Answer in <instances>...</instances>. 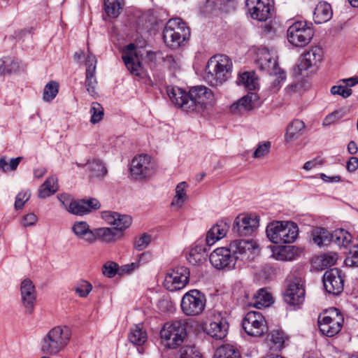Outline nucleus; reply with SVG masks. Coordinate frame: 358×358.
<instances>
[{"label": "nucleus", "mask_w": 358, "mask_h": 358, "mask_svg": "<svg viewBox=\"0 0 358 358\" xmlns=\"http://www.w3.org/2000/svg\"><path fill=\"white\" fill-rule=\"evenodd\" d=\"M166 92L171 102L187 112H201L213 97V92L203 85L192 87L188 92L178 87H168Z\"/></svg>", "instance_id": "obj_1"}, {"label": "nucleus", "mask_w": 358, "mask_h": 358, "mask_svg": "<svg viewBox=\"0 0 358 358\" xmlns=\"http://www.w3.org/2000/svg\"><path fill=\"white\" fill-rule=\"evenodd\" d=\"M101 217L110 225L115 227H103L94 231L96 240L97 238L106 243L115 242L122 236V231L127 229L132 222V218L128 215H121L117 212L103 211Z\"/></svg>", "instance_id": "obj_2"}, {"label": "nucleus", "mask_w": 358, "mask_h": 358, "mask_svg": "<svg viewBox=\"0 0 358 358\" xmlns=\"http://www.w3.org/2000/svg\"><path fill=\"white\" fill-rule=\"evenodd\" d=\"M232 62L227 55H220L211 57L206 69V80L212 86L221 85L231 73Z\"/></svg>", "instance_id": "obj_3"}, {"label": "nucleus", "mask_w": 358, "mask_h": 358, "mask_svg": "<svg viewBox=\"0 0 358 358\" xmlns=\"http://www.w3.org/2000/svg\"><path fill=\"white\" fill-rule=\"evenodd\" d=\"M266 236L275 244L294 242L299 234V227L294 222L273 221L266 227Z\"/></svg>", "instance_id": "obj_4"}, {"label": "nucleus", "mask_w": 358, "mask_h": 358, "mask_svg": "<svg viewBox=\"0 0 358 358\" xmlns=\"http://www.w3.org/2000/svg\"><path fill=\"white\" fill-rule=\"evenodd\" d=\"M71 331L66 326H57L50 329L42 341V351L48 355H57L69 343Z\"/></svg>", "instance_id": "obj_5"}, {"label": "nucleus", "mask_w": 358, "mask_h": 358, "mask_svg": "<svg viewBox=\"0 0 358 358\" xmlns=\"http://www.w3.org/2000/svg\"><path fill=\"white\" fill-rule=\"evenodd\" d=\"M189 29L180 18L169 20L163 31V39L166 45L172 49L179 48L188 38Z\"/></svg>", "instance_id": "obj_6"}, {"label": "nucleus", "mask_w": 358, "mask_h": 358, "mask_svg": "<svg viewBox=\"0 0 358 358\" xmlns=\"http://www.w3.org/2000/svg\"><path fill=\"white\" fill-rule=\"evenodd\" d=\"M186 335V324L181 320L165 324L160 331L162 341L169 348H176L180 345Z\"/></svg>", "instance_id": "obj_7"}, {"label": "nucleus", "mask_w": 358, "mask_h": 358, "mask_svg": "<svg viewBox=\"0 0 358 358\" xmlns=\"http://www.w3.org/2000/svg\"><path fill=\"white\" fill-rule=\"evenodd\" d=\"M314 34L312 27L306 21H295L287 29V35L289 43L296 47L307 45Z\"/></svg>", "instance_id": "obj_8"}, {"label": "nucleus", "mask_w": 358, "mask_h": 358, "mask_svg": "<svg viewBox=\"0 0 358 358\" xmlns=\"http://www.w3.org/2000/svg\"><path fill=\"white\" fill-rule=\"evenodd\" d=\"M344 319L337 308H331L327 315H320L318 325L322 334L332 337L337 334L343 327Z\"/></svg>", "instance_id": "obj_9"}, {"label": "nucleus", "mask_w": 358, "mask_h": 358, "mask_svg": "<svg viewBox=\"0 0 358 358\" xmlns=\"http://www.w3.org/2000/svg\"><path fill=\"white\" fill-rule=\"evenodd\" d=\"M256 63L261 71H266L269 75H275L277 78L273 80L274 86H278L285 80L286 75L280 71L278 66L277 60L271 55L266 48L259 50L256 59Z\"/></svg>", "instance_id": "obj_10"}, {"label": "nucleus", "mask_w": 358, "mask_h": 358, "mask_svg": "<svg viewBox=\"0 0 358 358\" xmlns=\"http://www.w3.org/2000/svg\"><path fill=\"white\" fill-rule=\"evenodd\" d=\"M206 302V297L200 291L192 289L182 296L181 310L187 316H196L204 310Z\"/></svg>", "instance_id": "obj_11"}, {"label": "nucleus", "mask_w": 358, "mask_h": 358, "mask_svg": "<svg viewBox=\"0 0 358 358\" xmlns=\"http://www.w3.org/2000/svg\"><path fill=\"white\" fill-rule=\"evenodd\" d=\"M242 327L248 335L253 337H261L268 331L266 320L259 311H249L243 319Z\"/></svg>", "instance_id": "obj_12"}, {"label": "nucleus", "mask_w": 358, "mask_h": 358, "mask_svg": "<svg viewBox=\"0 0 358 358\" xmlns=\"http://www.w3.org/2000/svg\"><path fill=\"white\" fill-rule=\"evenodd\" d=\"M189 271L185 266H178L167 272L164 287L170 292H175L184 288L189 282Z\"/></svg>", "instance_id": "obj_13"}, {"label": "nucleus", "mask_w": 358, "mask_h": 358, "mask_svg": "<svg viewBox=\"0 0 358 358\" xmlns=\"http://www.w3.org/2000/svg\"><path fill=\"white\" fill-rule=\"evenodd\" d=\"M229 330L227 318L220 313L213 310L209 324H206L204 331L216 340L224 338Z\"/></svg>", "instance_id": "obj_14"}, {"label": "nucleus", "mask_w": 358, "mask_h": 358, "mask_svg": "<svg viewBox=\"0 0 358 358\" xmlns=\"http://www.w3.org/2000/svg\"><path fill=\"white\" fill-rule=\"evenodd\" d=\"M130 172L136 180L150 177L154 173V164L148 155H139L131 161Z\"/></svg>", "instance_id": "obj_15"}, {"label": "nucleus", "mask_w": 358, "mask_h": 358, "mask_svg": "<svg viewBox=\"0 0 358 358\" xmlns=\"http://www.w3.org/2000/svg\"><path fill=\"white\" fill-rule=\"evenodd\" d=\"M232 257L235 259L236 264L245 262L253 258L257 249L256 244L252 241L245 240H235L229 245Z\"/></svg>", "instance_id": "obj_16"}, {"label": "nucleus", "mask_w": 358, "mask_h": 358, "mask_svg": "<svg viewBox=\"0 0 358 358\" xmlns=\"http://www.w3.org/2000/svg\"><path fill=\"white\" fill-rule=\"evenodd\" d=\"M234 259L229 247L218 248L213 250L209 257L210 264L217 269L234 268L236 266Z\"/></svg>", "instance_id": "obj_17"}, {"label": "nucleus", "mask_w": 358, "mask_h": 358, "mask_svg": "<svg viewBox=\"0 0 358 358\" xmlns=\"http://www.w3.org/2000/svg\"><path fill=\"white\" fill-rule=\"evenodd\" d=\"M343 282L342 271L337 268L326 271L323 275L324 289L330 294H340L343 290Z\"/></svg>", "instance_id": "obj_18"}, {"label": "nucleus", "mask_w": 358, "mask_h": 358, "mask_svg": "<svg viewBox=\"0 0 358 358\" xmlns=\"http://www.w3.org/2000/svg\"><path fill=\"white\" fill-rule=\"evenodd\" d=\"M259 220L256 215H241L234 220L233 231L240 236H250L259 227Z\"/></svg>", "instance_id": "obj_19"}, {"label": "nucleus", "mask_w": 358, "mask_h": 358, "mask_svg": "<svg viewBox=\"0 0 358 358\" xmlns=\"http://www.w3.org/2000/svg\"><path fill=\"white\" fill-rule=\"evenodd\" d=\"M20 295L22 306L25 313L31 314L34 309L36 300V290L33 282L29 279H24L20 284Z\"/></svg>", "instance_id": "obj_20"}, {"label": "nucleus", "mask_w": 358, "mask_h": 358, "mask_svg": "<svg viewBox=\"0 0 358 358\" xmlns=\"http://www.w3.org/2000/svg\"><path fill=\"white\" fill-rule=\"evenodd\" d=\"M245 6L253 19L266 21L270 17L272 8L271 0H246Z\"/></svg>", "instance_id": "obj_21"}, {"label": "nucleus", "mask_w": 358, "mask_h": 358, "mask_svg": "<svg viewBox=\"0 0 358 358\" xmlns=\"http://www.w3.org/2000/svg\"><path fill=\"white\" fill-rule=\"evenodd\" d=\"M96 59L94 55H89L86 59V73H85V85L87 92L93 98L96 99L98 96L97 80L95 76Z\"/></svg>", "instance_id": "obj_22"}, {"label": "nucleus", "mask_w": 358, "mask_h": 358, "mask_svg": "<svg viewBox=\"0 0 358 358\" xmlns=\"http://www.w3.org/2000/svg\"><path fill=\"white\" fill-rule=\"evenodd\" d=\"M305 289L299 282L290 283L284 294L285 301L292 306L300 305L305 300Z\"/></svg>", "instance_id": "obj_23"}, {"label": "nucleus", "mask_w": 358, "mask_h": 358, "mask_svg": "<svg viewBox=\"0 0 358 358\" xmlns=\"http://www.w3.org/2000/svg\"><path fill=\"white\" fill-rule=\"evenodd\" d=\"M135 45L130 43L127 45L122 52V59L127 69L131 74L139 76L141 75V64L137 59L135 52Z\"/></svg>", "instance_id": "obj_24"}, {"label": "nucleus", "mask_w": 358, "mask_h": 358, "mask_svg": "<svg viewBox=\"0 0 358 358\" xmlns=\"http://www.w3.org/2000/svg\"><path fill=\"white\" fill-rule=\"evenodd\" d=\"M72 231L78 238L83 240L88 244L96 242L94 231L90 229V225L86 222H75L72 226Z\"/></svg>", "instance_id": "obj_25"}, {"label": "nucleus", "mask_w": 358, "mask_h": 358, "mask_svg": "<svg viewBox=\"0 0 358 358\" xmlns=\"http://www.w3.org/2000/svg\"><path fill=\"white\" fill-rule=\"evenodd\" d=\"M256 98V94L248 93L245 96L238 99L236 102L234 103L231 106L230 110L232 113H243L246 111H249L254 108Z\"/></svg>", "instance_id": "obj_26"}, {"label": "nucleus", "mask_w": 358, "mask_h": 358, "mask_svg": "<svg viewBox=\"0 0 358 358\" xmlns=\"http://www.w3.org/2000/svg\"><path fill=\"white\" fill-rule=\"evenodd\" d=\"M332 17L331 5L325 1H320L316 6L313 13V20L316 24L329 21Z\"/></svg>", "instance_id": "obj_27"}, {"label": "nucleus", "mask_w": 358, "mask_h": 358, "mask_svg": "<svg viewBox=\"0 0 358 358\" xmlns=\"http://www.w3.org/2000/svg\"><path fill=\"white\" fill-rule=\"evenodd\" d=\"M273 302L271 294L264 289H260L253 296L252 301L249 303L250 306H253L257 309L268 307Z\"/></svg>", "instance_id": "obj_28"}, {"label": "nucleus", "mask_w": 358, "mask_h": 358, "mask_svg": "<svg viewBox=\"0 0 358 358\" xmlns=\"http://www.w3.org/2000/svg\"><path fill=\"white\" fill-rule=\"evenodd\" d=\"M57 190V178L54 176H50L40 187L38 197L41 199L47 198L54 194Z\"/></svg>", "instance_id": "obj_29"}, {"label": "nucleus", "mask_w": 358, "mask_h": 358, "mask_svg": "<svg viewBox=\"0 0 358 358\" xmlns=\"http://www.w3.org/2000/svg\"><path fill=\"white\" fill-rule=\"evenodd\" d=\"M147 338V333L141 324L133 326L128 334V340L135 345L144 344Z\"/></svg>", "instance_id": "obj_30"}, {"label": "nucleus", "mask_w": 358, "mask_h": 358, "mask_svg": "<svg viewBox=\"0 0 358 358\" xmlns=\"http://www.w3.org/2000/svg\"><path fill=\"white\" fill-rule=\"evenodd\" d=\"M288 339L282 330H273L268 336L270 348L274 350H280L285 347V343Z\"/></svg>", "instance_id": "obj_31"}, {"label": "nucleus", "mask_w": 358, "mask_h": 358, "mask_svg": "<svg viewBox=\"0 0 358 358\" xmlns=\"http://www.w3.org/2000/svg\"><path fill=\"white\" fill-rule=\"evenodd\" d=\"M305 124L303 121L299 120H294L287 127L285 133L286 142H290L297 139L301 135V131L303 130Z\"/></svg>", "instance_id": "obj_32"}, {"label": "nucleus", "mask_w": 358, "mask_h": 358, "mask_svg": "<svg viewBox=\"0 0 358 358\" xmlns=\"http://www.w3.org/2000/svg\"><path fill=\"white\" fill-rule=\"evenodd\" d=\"M313 241L318 246L327 245L331 243V233L322 227H316L311 232Z\"/></svg>", "instance_id": "obj_33"}, {"label": "nucleus", "mask_w": 358, "mask_h": 358, "mask_svg": "<svg viewBox=\"0 0 358 358\" xmlns=\"http://www.w3.org/2000/svg\"><path fill=\"white\" fill-rule=\"evenodd\" d=\"M236 83L249 90H255L257 87L258 79L254 72L246 71L238 75Z\"/></svg>", "instance_id": "obj_34"}, {"label": "nucleus", "mask_w": 358, "mask_h": 358, "mask_svg": "<svg viewBox=\"0 0 358 358\" xmlns=\"http://www.w3.org/2000/svg\"><path fill=\"white\" fill-rule=\"evenodd\" d=\"M87 170L91 178H101L107 174V169L99 159H93L87 164Z\"/></svg>", "instance_id": "obj_35"}, {"label": "nucleus", "mask_w": 358, "mask_h": 358, "mask_svg": "<svg viewBox=\"0 0 358 358\" xmlns=\"http://www.w3.org/2000/svg\"><path fill=\"white\" fill-rule=\"evenodd\" d=\"M331 243H334L340 247L346 248L351 242L352 236L343 229H338L331 233Z\"/></svg>", "instance_id": "obj_36"}, {"label": "nucleus", "mask_w": 358, "mask_h": 358, "mask_svg": "<svg viewBox=\"0 0 358 358\" xmlns=\"http://www.w3.org/2000/svg\"><path fill=\"white\" fill-rule=\"evenodd\" d=\"M338 255L336 252H329L316 257L314 264L320 270L327 266H331L336 263Z\"/></svg>", "instance_id": "obj_37"}, {"label": "nucleus", "mask_w": 358, "mask_h": 358, "mask_svg": "<svg viewBox=\"0 0 358 358\" xmlns=\"http://www.w3.org/2000/svg\"><path fill=\"white\" fill-rule=\"evenodd\" d=\"M236 5V0H206V7L213 8L227 13Z\"/></svg>", "instance_id": "obj_38"}, {"label": "nucleus", "mask_w": 358, "mask_h": 358, "mask_svg": "<svg viewBox=\"0 0 358 358\" xmlns=\"http://www.w3.org/2000/svg\"><path fill=\"white\" fill-rule=\"evenodd\" d=\"M215 358H240L238 350L229 344L219 347L214 355Z\"/></svg>", "instance_id": "obj_39"}, {"label": "nucleus", "mask_w": 358, "mask_h": 358, "mask_svg": "<svg viewBox=\"0 0 358 358\" xmlns=\"http://www.w3.org/2000/svg\"><path fill=\"white\" fill-rule=\"evenodd\" d=\"M230 226V220L229 219L220 220H218L216 224H215L211 229H213V232L215 233L217 238L215 240L219 241L224 238Z\"/></svg>", "instance_id": "obj_40"}, {"label": "nucleus", "mask_w": 358, "mask_h": 358, "mask_svg": "<svg viewBox=\"0 0 358 358\" xmlns=\"http://www.w3.org/2000/svg\"><path fill=\"white\" fill-rule=\"evenodd\" d=\"M187 184L185 182H182L178 184L176 188V196L171 202V206L181 207L182 203L187 199L185 192V187Z\"/></svg>", "instance_id": "obj_41"}, {"label": "nucleus", "mask_w": 358, "mask_h": 358, "mask_svg": "<svg viewBox=\"0 0 358 358\" xmlns=\"http://www.w3.org/2000/svg\"><path fill=\"white\" fill-rule=\"evenodd\" d=\"M104 7L108 16L117 17L122 8L121 0H104Z\"/></svg>", "instance_id": "obj_42"}, {"label": "nucleus", "mask_w": 358, "mask_h": 358, "mask_svg": "<svg viewBox=\"0 0 358 358\" xmlns=\"http://www.w3.org/2000/svg\"><path fill=\"white\" fill-rule=\"evenodd\" d=\"M67 210L71 214L76 215H84L90 213V210L80 201H71L69 203Z\"/></svg>", "instance_id": "obj_43"}, {"label": "nucleus", "mask_w": 358, "mask_h": 358, "mask_svg": "<svg viewBox=\"0 0 358 358\" xmlns=\"http://www.w3.org/2000/svg\"><path fill=\"white\" fill-rule=\"evenodd\" d=\"M22 159V157L13 158L9 162H7L6 157L0 158V170L6 173L8 171H13L17 169L20 162Z\"/></svg>", "instance_id": "obj_44"}, {"label": "nucleus", "mask_w": 358, "mask_h": 358, "mask_svg": "<svg viewBox=\"0 0 358 358\" xmlns=\"http://www.w3.org/2000/svg\"><path fill=\"white\" fill-rule=\"evenodd\" d=\"M59 84L55 81L49 82L44 87L43 99L45 101H52L57 94Z\"/></svg>", "instance_id": "obj_45"}, {"label": "nucleus", "mask_w": 358, "mask_h": 358, "mask_svg": "<svg viewBox=\"0 0 358 358\" xmlns=\"http://www.w3.org/2000/svg\"><path fill=\"white\" fill-rule=\"evenodd\" d=\"M90 113L92 114L90 122L92 124H96L103 119V108L98 102H92L90 107Z\"/></svg>", "instance_id": "obj_46"}, {"label": "nucleus", "mask_w": 358, "mask_h": 358, "mask_svg": "<svg viewBox=\"0 0 358 358\" xmlns=\"http://www.w3.org/2000/svg\"><path fill=\"white\" fill-rule=\"evenodd\" d=\"M151 240L152 238L150 234L143 233L139 237L135 238L134 241V248L138 251L143 250L149 245Z\"/></svg>", "instance_id": "obj_47"}, {"label": "nucleus", "mask_w": 358, "mask_h": 358, "mask_svg": "<svg viewBox=\"0 0 358 358\" xmlns=\"http://www.w3.org/2000/svg\"><path fill=\"white\" fill-rule=\"evenodd\" d=\"M307 58L313 61V64H317L322 59V49L318 46L311 48L310 50L303 53Z\"/></svg>", "instance_id": "obj_48"}, {"label": "nucleus", "mask_w": 358, "mask_h": 358, "mask_svg": "<svg viewBox=\"0 0 358 358\" xmlns=\"http://www.w3.org/2000/svg\"><path fill=\"white\" fill-rule=\"evenodd\" d=\"M344 262L348 266L358 267V245L350 248Z\"/></svg>", "instance_id": "obj_49"}, {"label": "nucleus", "mask_w": 358, "mask_h": 358, "mask_svg": "<svg viewBox=\"0 0 358 358\" xmlns=\"http://www.w3.org/2000/svg\"><path fill=\"white\" fill-rule=\"evenodd\" d=\"M160 58L163 61L164 65L171 71H176L180 69V62L177 57L172 55H166Z\"/></svg>", "instance_id": "obj_50"}, {"label": "nucleus", "mask_w": 358, "mask_h": 358, "mask_svg": "<svg viewBox=\"0 0 358 358\" xmlns=\"http://www.w3.org/2000/svg\"><path fill=\"white\" fill-rule=\"evenodd\" d=\"M76 293L80 297H86L92 291V285L85 280L78 282L75 286Z\"/></svg>", "instance_id": "obj_51"}, {"label": "nucleus", "mask_w": 358, "mask_h": 358, "mask_svg": "<svg viewBox=\"0 0 358 358\" xmlns=\"http://www.w3.org/2000/svg\"><path fill=\"white\" fill-rule=\"evenodd\" d=\"M118 264L114 262H107L102 267V273L107 278H113L117 273L119 274Z\"/></svg>", "instance_id": "obj_52"}, {"label": "nucleus", "mask_w": 358, "mask_h": 358, "mask_svg": "<svg viewBox=\"0 0 358 358\" xmlns=\"http://www.w3.org/2000/svg\"><path fill=\"white\" fill-rule=\"evenodd\" d=\"M31 193L29 190L20 192L15 198V210H21L23 208L25 203L29 199Z\"/></svg>", "instance_id": "obj_53"}, {"label": "nucleus", "mask_w": 358, "mask_h": 358, "mask_svg": "<svg viewBox=\"0 0 358 358\" xmlns=\"http://www.w3.org/2000/svg\"><path fill=\"white\" fill-rule=\"evenodd\" d=\"M297 254V249L294 246L284 248L278 254L279 259L285 261H292Z\"/></svg>", "instance_id": "obj_54"}, {"label": "nucleus", "mask_w": 358, "mask_h": 358, "mask_svg": "<svg viewBox=\"0 0 358 358\" xmlns=\"http://www.w3.org/2000/svg\"><path fill=\"white\" fill-rule=\"evenodd\" d=\"M180 358H200V354L194 346H185L180 350Z\"/></svg>", "instance_id": "obj_55"}, {"label": "nucleus", "mask_w": 358, "mask_h": 358, "mask_svg": "<svg viewBox=\"0 0 358 358\" xmlns=\"http://www.w3.org/2000/svg\"><path fill=\"white\" fill-rule=\"evenodd\" d=\"M271 146V144L269 141L259 144L253 152L252 157L254 158H261L266 156L269 153Z\"/></svg>", "instance_id": "obj_56"}, {"label": "nucleus", "mask_w": 358, "mask_h": 358, "mask_svg": "<svg viewBox=\"0 0 358 358\" xmlns=\"http://www.w3.org/2000/svg\"><path fill=\"white\" fill-rule=\"evenodd\" d=\"M7 73H15L22 68L21 61L13 59L10 57H6Z\"/></svg>", "instance_id": "obj_57"}, {"label": "nucleus", "mask_w": 358, "mask_h": 358, "mask_svg": "<svg viewBox=\"0 0 358 358\" xmlns=\"http://www.w3.org/2000/svg\"><path fill=\"white\" fill-rule=\"evenodd\" d=\"M331 93L332 94L340 95L343 98H348L352 94V91L346 86L335 85L331 88Z\"/></svg>", "instance_id": "obj_58"}, {"label": "nucleus", "mask_w": 358, "mask_h": 358, "mask_svg": "<svg viewBox=\"0 0 358 358\" xmlns=\"http://www.w3.org/2000/svg\"><path fill=\"white\" fill-rule=\"evenodd\" d=\"M315 66H316V64H313V61H310V59L307 58V57L303 54L298 64L299 71L301 73L303 71H306Z\"/></svg>", "instance_id": "obj_59"}, {"label": "nucleus", "mask_w": 358, "mask_h": 358, "mask_svg": "<svg viewBox=\"0 0 358 358\" xmlns=\"http://www.w3.org/2000/svg\"><path fill=\"white\" fill-rule=\"evenodd\" d=\"M138 268L139 266L136 261L131 264L123 265L119 268V275L131 274Z\"/></svg>", "instance_id": "obj_60"}, {"label": "nucleus", "mask_w": 358, "mask_h": 358, "mask_svg": "<svg viewBox=\"0 0 358 358\" xmlns=\"http://www.w3.org/2000/svg\"><path fill=\"white\" fill-rule=\"evenodd\" d=\"M152 260V255L150 252H144L138 255L136 260L139 267L144 266Z\"/></svg>", "instance_id": "obj_61"}, {"label": "nucleus", "mask_w": 358, "mask_h": 358, "mask_svg": "<svg viewBox=\"0 0 358 358\" xmlns=\"http://www.w3.org/2000/svg\"><path fill=\"white\" fill-rule=\"evenodd\" d=\"M82 202L85 204V206H87L90 211L92 209L96 210L101 207L99 201L94 198L83 199H82Z\"/></svg>", "instance_id": "obj_62"}, {"label": "nucleus", "mask_w": 358, "mask_h": 358, "mask_svg": "<svg viewBox=\"0 0 358 358\" xmlns=\"http://www.w3.org/2000/svg\"><path fill=\"white\" fill-rule=\"evenodd\" d=\"M38 220L37 216L34 213L26 215L22 220V225L25 227L34 225Z\"/></svg>", "instance_id": "obj_63"}, {"label": "nucleus", "mask_w": 358, "mask_h": 358, "mask_svg": "<svg viewBox=\"0 0 358 358\" xmlns=\"http://www.w3.org/2000/svg\"><path fill=\"white\" fill-rule=\"evenodd\" d=\"M346 169L349 172H354L358 169V158L352 157L347 162Z\"/></svg>", "instance_id": "obj_64"}]
</instances>
